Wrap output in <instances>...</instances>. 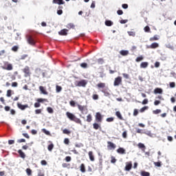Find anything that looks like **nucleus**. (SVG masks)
<instances>
[{"mask_svg":"<svg viewBox=\"0 0 176 176\" xmlns=\"http://www.w3.org/2000/svg\"><path fill=\"white\" fill-rule=\"evenodd\" d=\"M66 116H67L68 119L69 120H72V122H75V123H78V124H82V120H80L79 118H78L75 115L72 114V113L67 112Z\"/></svg>","mask_w":176,"mask_h":176,"instance_id":"1","label":"nucleus"},{"mask_svg":"<svg viewBox=\"0 0 176 176\" xmlns=\"http://www.w3.org/2000/svg\"><path fill=\"white\" fill-rule=\"evenodd\" d=\"M26 40L28 43H29V45H31V46H35L36 43V41H35V38H34V36L31 35H27Z\"/></svg>","mask_w":176,"mask_h":176,"instance_id":"2","label":"nucleus"},{"mask_svg":"<svg viewBox=\"0 0 176 176\" xmlns=\"http://www.w3.org/2000/svg\"><path fill=\"white\" fill-rule=\"evenodd\" d=\"M77 107L81 113H82V115H87L89 110L87 109V106H82L80 104H78Z\"/></svg>","mask_w":176,"mask_h":176,"instance_id":"3","label":"nucleus"},{"mask_svg":"<svg viewBox=\"0 0 176 176\" xmlns=\"http://www.w3.org/2000/svg\"><path fill=\"white\" fill-rule=\"evenodd\" d=\"M103 116L100 112H97L95 115V120L97 123H102Z\"/></svg>","mask_w":176,"mask_h":176,"instance_id":"4","label":"nucleus"},{"mask_svg":"<svg viewBox=\"0 0 176 176\" xmlns=\"http://www.w3.org/2000/svg\"><path fill=\"white\" fill-rule=\"evenodd\" d=\"M23 72L25 74V78L31 76V71L30 70V67L25 66V68L23 69Z\"/></svg>","mask_w":176,"mask_h":176,"instance_id":"5","label":"nucleus"},{"mask_svg":"<svg viewBox=\"0 0 176 176\" xmlns=\"http://www.w3.org/2000/svg\"><path fill=\"white\" fill-rule=\"evenodd\" d=\"M2 69H6V71H12V69H13V65L8 62H6L4 65L2 66Z\"/></svg>","mask_w":176,"mask_h":176,"instance_id":"6","label":"nucleus"},{"mask_svg":"<svg viewBox=\"0 0 176 176\" xmlns=\"http://www.w3.org/2000/svg\"><path fill=\"white\" fill-rule=\"evenodd\" d=\"M120 85H122V77L118 76L115 78L113 86H120Z\"/></svg>","mask_w":176,"mask_h":176,"instance_id":"7","label":"nucleus"},{"mask_svg":"<svg viewBox=\"0 0 176 176\" xmlns=\"http://www.w3.org/2000/svg\"><path fill=\"white\" fill-rule=\"evenodd\" d=\"M107 148L109 151H112V149H116V144H113L112 142H107Z\"/></svg>","mask_w":176,"mask_h":176,"instance_id":"8","label":"nucleus"},{"mask_svg":"<svg viewBox=\"0 0 176 176\" xmlns=\"http://www.w3.org/2000/svg\"><path fill=\"white\" fill-rule=\"evenodd\" d=\"M133 168V163L131 162H126L124 168L125 171H130Z\"/></svg>","mask_w":176,"mask_h":176,"instance_id":"9","label":"nucleus"},{"mask_svg":"<svg viewBox=\"0 0 176 176\" xmlns=\"http://www.w3.org/2000/svg\"><path fill=\"white\" fill-rule=\"evenodd\" d=\"M17 107L21 111H24L25 109H27V108H29L28 104H22L21 103H17Z\"/></svg>","mask_w":176,"mask_h":176,"instance_id":"10","label":"nucleus"},{"mask_svg":"<svg viewBox=\"0 0 176 176\" xmlns=\"http://www.w3.org/2000/svg\"><path fill=\"white\" fill-rule=\"evenodd\" d=\"M159 47V43H153L150 45H147V49H157Z\"/></svg>","mask_w":176,"mask_h":176,"instance_id":"11","label":"nucleus"},{"mask_svg":"<svg viewBox=\"0 0 176 176\" xmlns=\"http://www.w3.org/2000/svg\"><path fill=\"white\" fill-rule=\"evenodd\" d=\"M58 34L60 36H67L68 35V30L63 29L58 32Z\"/></svg>","mask_w":176,"mask_h":176,"instance_id":"12","label":"nucleus"},{"mask_svg":"<svg viewBox=\"0 0 176 176\" xmlns=\"http://www.w3.org/2000/svg\"><path fill=\"white\" fill-rule=\"evenodd\" d=\"M101 91L104 94L106 97H108V96H111V91L109 89H104L101 90Z\"/></svg>","mask_w":176,"mask_h":176,"instance_id":"13","label":"nucleus"},{"mask_svg":"<svg viewBox=\"0 0 176 176\" xmlns=\"http://www.w3.org/2000/svg\"><path fill=\"white\" fill-rule=\"evenodd\" d=\"M160 39V36L155 34L153 37L149 38L150 42H154V41H159Z\"/></svg>","mask_w":176,"mask_h":176,"instance_id":"14","label":"nucleus"},{"mask_svg":"<svg viewBox=\"0 0 176 176\" xmlns=\"http://www.w3.org/2000/svg\"><path fill=\"white\" fill-rule=\"evenodd\" d=\"M93 128L94 129V130H98V129H101V123H100V122L94 123Z\"/></svg>","mask_w":176,"mask_h":176,"instance_id":"15","label":"nucleus"},{"mask_svg":"<svg viewBox=\"0 0 176 176\" xmlns=\"http://www.w3.org/2000/svg\"><path fill=\"white\" fill-rule=\"evenodd\" d=\"M117 152L120 155H126V150L122 147H120L118 149H117Z\"/></svg>","mask_w":176,"mask_h":176,"instance_id":"16","label":"nucleus"},{"mask_svg":"<svg viewBox=\"0 0 176 176\" xmlns=\"http://www.w3.org/2000/svg\"><path fill=\"white\" fill-rule=\"evenodd\" d=\"M154 94H163V89L162 88H155L154 89Z\"/></svg>","mask_w":176,"mask_h":176,"instance_id":"17","label":"nucleus"},{"mask_svg":"<svg viewBox=\"0 0 176 176\" xmlns=\"http://www.w3.org/2000/svg\"><path fill=\"white\" fill-rule=\"evenodd\" d=\"M39 90H40V91H41L42 94H45V96H47L48 93H47V91H46V89H45L44 87L40 86L39 87Z\"/></svg>","mask_w":176,"mask_h":176,"instance_id":"18","label":"nucleus"},{"mask_svg":"<svg viewBox=\"0 0 176 176\" xmlns=\"http://www.w3.org/2000/svg\"><path fill=\"white\" fill-rule=\"evenodd\" d=\"M138 148H140V149H142V152H145V149H146V147L145 146L144 144L142 143H139L138 144Z\"/></svg>","mask_w":176,"mask_h":176,"instance_id":"19","label":"nucleus"},{"mask_svg":"<svg viewBox=\"0 0 176 176\" xmlns=\"http://www.w3.org/2000/svg\"><path fill=\"white\" fill-rule=\"evenodd\" d=\"M86 85H87V83L86 82V81L85 80H82L78 82V86H79V87H85L86 86Z\"/></svg>","mask_w":176,"mask_h":176,"instance_id":"20","label":"nucleus"},{"mask_svg":"<svg viewBox=\"0 0 176 176\" xmlns=\"http://www.w3.org/2000/svg\"><path fill=\"white\" fill-rule=\"evenodd\" d=\"M88 155H89V160H91V162H94V155L93 154V151H89L88 153Z\"/></svg>","mask_w":176,"mask_h":176,"instance_id":"21","label":"nucleus"},{"mask_svg":"<svg viewBox=\"0 0 176 176\" xmlns=\"http://www.w3.org/2000/svg\"><path fill=\"white\" fill-rule=\"evenodd\" d=\"M18 153L20 157H21L22 159H25V153H24L22 150H19Z\"/></svg>","mask_w":176,"mask_h":176,"instance_id":"22","label":"nucleus"},{"mask_svg":"<svg viewBox=\"0 0 176 176\" xmlns=\"http://www.w3.org/2000/svg\"><path fill=\"white\" fill-rule=\"evenodd\" d=\"M116 116H117V118H118L120 120H124L123 116H122V113H120V111H116Z\"/></svg>","mask_w":176,"mask_h":176,"instance_id":"23","label":"nucleus"},{"mask_svg":"<svg viewBox=\"0 0 176 176\" xmlns=\"http://www.w3.org/2000/svg\"><path fill=\"white\" fill-rule=\"evenodd\" d=\"M80 170L81 171V173H86V166H85V164H80Z\"/></svg>","mask_w":176,"mask_h":176,"instance_id":"24","label":"nucleus"},{"mask_svg":"<svg viewBox=\"0 0 176 176\" xmlns=\"http://www.w3.org/2000/svg\"><path fill=\"white\" fill-rule=\"evenodd\" d=\"M53 3H57L58 5H64V1H63V0H53Z\"/></svg>","mask_w":176,"mask_h":176,"instance_id":"25","label":"nucleus"},{"mask_svg":"<svg viewBox=\"0 0 176 176\" xmlns=\"http://www.w3.org/2000/svg\"><path fill=\"white\" fill-rule=\"evenodd\" d=\"M120 54H121V56H128L129 51L128 50H121L120 52Z\"/></svg>","mask_w":176,"mask_h":176,"instance_id":"26","label":"nucleus"},{"mask_svg":"<svg viewBox=\"0 0 176 176\" xmlns=\"http://www.w3.org/2000/svg\"><path fill=\"white\" fill-rule=\"evenodd\" d=\"M148 65V62H143L140 64V68H146Z\"/></svg>","mask_w":176,"mask_h":176,"instance_id":"27","label":"nucleus"},{"mask_svg":"<svg viewBox=\"0 0 176 176\" xmlns=\"http://www.w3.org/2000/svg\"><path fill=\"white\" fill-rule=\"evenodd\" d=\"M105 25H107V27H111V25H113V22H112L111 21H105Z\"/></svg>","mask_w":176,"mask_h":176,"instance_id":"28","label":"nucleus"},{"mask_svg":"<svg viewBox=\"0 0 176 176\" xmlns=\"http://www.w3.org/2000/svg\"><path fill=\"white\" fill-rule=\"evenodd\" d=\"M97 87H98V89H104V87H105V83L100 82L97 85Z\"/></svg>","mask_w":176,"mask_h":176,"instance_id":"29","label":"nucleus"},{"mask_svg":"<svg viewBox=\"0 0 176 176\" xmlns=\"http://www.w3.org/2000/svg\"><path fill=\"white\" fill-rule=\"evenodd\" d=\"M54 148V144L53 143H51L50 145L47 146V149L50 152H52L53 151V148Z\"/></svg>","mask_w":176,"mask_h":176,"instance_id":"30","label":"nucleus"},{"mask_svg":"<svg viewBox=\"0 0 176 176\" xmlns=\"http://www.w3.org/2000/svg\"><path fill=\"white\" fill-rule=\"evenodd\" d=\"M67 28H68V30H71L72 28L74 30V28H75V25H74V23H69L66 25Z\"/></svg>","mask_w":176,"mask_h":176,"instance_id":"31","label":"nucleus"},{"mask_svg":"<svg viewBox=\"0 0 176 176\" xmlns=\"http://www.w3.org/2000/svg\"><path fill=\"white\" fill-rule=\"evenodd\" d=\"M91 120H93V117L91 116V114H89L88 116H87V122H88V123H90Z\"/></svg>","mask_w":176,"mask_h":176,"instance_id":"32","label":"nucleus"},{"mask_svg":"<svg viewBox=\"0 0 176 176\" xmlns=\"http://www.w3.org/2000/svg\"><path fill=\"white\" fill-rule=\"evenodd\" d=\"M41 131H43L46 135H52V134H50V131L46 130V129H43Z\"/></svg>","mask_w":176,"mask_h":176,"instance_id":"33","label":"nucleus"},{"mask_svg":"<svg viewBox=\"0 0 176 176\" xmlns=\"http://www.w3.org/2000/svg\"><path fill=\"white\" fill-rule=\"evenodd\" d=\"M141 175L142 176H151V173H149V172H146V171H142Z\"/></svg>","mask_w":176,"mask_h":176,"instance_id":"34","label":"nucleus"},{"mask_svg":"<svg viewBox=\"0 0 176 176\" xmlns=\"http://www.w3.org/2000/svg\"><path fill=\"white\" fill-rule=\"evenodd\" d=\"M37 176H45V172L42 171L41 169H38Z\"/></svg>","mask_w":176,"mask_h":176,"instance_id":"35","label":"nucleus"},{"mask_svg":"<svg viewBox=\"0 0 176 176\" xmlns=\"http://www.w3.org/2000/svg\"><path fill=\"white\" fill-rule=\"evenodd\" d=\"M142 60H144V56H140L136 58L135 61L136 63H140V61H142Z\"/></svg>","mask_w":176,"mask_h":176,"instance_id":"36","label":"nucleus"},{"mask_svg":"<svg viewBox=\"0 0 176 176\" xmlns=\"http://www.w3.org/2000/svg\"><path fill=\"white\" fill-rule=\"evenodd\" d=\"M127 33L129 36H135V32L134 31H129Z\"/></svg>","mask_w":176,"mask_h":176,"instance_id":"37","label":"nucleus"},{"mask_svg":"<svg viewBox=\"0 0 176 176\" xmlns=\"http://www.w3.org/2000/svg\"><path fill=\"white\" fill-rule=\"evenodd\" d=\"M37 102H47V99L38 98L37 99Z\"/></svg>","mask_w":176,"mask_h":176,"instance_id":"38","label":"nucleus"},{"mask_svg":"<svg viewBox=\"0 0 176 176\" xmlns=\"http://www.w3.org/2000/svg\"><path fill=\"white\" fill-rule=\"evenodd\" d=\"M149 107L148 106H144L142 108L140 109V112L142 113V112H145L146 109H148Z\"/></svg>","mask_w":176,"mask_h":176,"instance_id":"39","label":"nucleus"},{"mask_svg":"<svg viewBox=\"0 0 176 176\" xmlns=\"http://www.w3.org/2000/svg\"><path fill=\"white\" fill-rule=\"evenodd\" d=\"M63 134H67V135H69V134H71V131L67 129H65L63 131Z\"/></svg>","mask_w":176,"mask_h":176,"instance_id":"40","label":"nucleus"},{"mask_svg":"<svg viewBox=\"0 0 176 176\" xmlns=\"http://www.w3.org/2000/svg\"><path fill=\"white\" fill-rule=\"evenodd\" d=\"M144 30L145 32H151V28H149V26H146L144 28Z\"/></svg>","mask_w":176,"mask_h":176,"instance_id":"41","label":"nucleus"},{"mask_svg":"<svg viewBox=\"0 0 176 176\" xmlns=\"http://www.w3.org/2000/svg\"><path fill=\"white\" fill-rule=\"evenodd\" d=\"M113 120H115V118L113 117L107 118L106 119V121H107L109 123H110L111 122H113Z\"/></svg>","mask_w":176,"mask_h":176,"instance_id":"42","label":"nucleus"},{"mask_svg":"<svg viewBox=\"0 0 176 176\" xmlns=\"http://www.w3.org/2000/svg\"><path fill=\"white\" fill-rule=\"evenodd\" d=\"M61 90H63V87H61V86H56V93H60V91H61Z\"/></svg>","mask_w":176,"mask_h":176,"instance_id":"43","label":"nucleus"},{"mask_svg":"<svg viewBox=\"0 0 176 176\" xmlns=\"http://www.w3.org/2000/svg\"><path fill=\"white\" fill-rule=\"evenodd\" d=\"M26 173L28 175H32V170L30 168H27L26 169Z\"/></svg>","mask_w":176,"mask_h":176,"instance_id":"44","label":"nucleus"},{"mask_svg":"<svg viewBox=\"0 0 176 176\" xmlns=\"http://www.w3.org/2000/svg\"><path fill=\"white\" fill-rule=\"evenodd\" d=\"M154 165L156 166V167H162V162H154Z\"/></svg>","mask_w":176,"mask_h":176,"instance_id":"45","label":"nucleus"},{"mask_svg":"<svg viewBox=\"0 0 176 176\" xmlns=\"http://www.w3.org/2000/svg\"><path fill=\"white\" fill-rule=\"evenodd\" d=\"M162 112V110L160 109H156V110H154L153 111V113H154V115H157L158 113H160Z\"/></svg>","mask_w":176,"mask_h":176,"instance_id":"46","label":"nucleus"},{"mask_svg":"<svg viewBox=\"0 0 176 176\" xmlns=\"http://www.w3.org/2000/svg\"><path fill=\"white\" fill-rule=\"evenodd\" d=\"M7 97H12V90L8 89L7 91V94H6Z\"/></svg>","mask_w":176,"mask_h":176,"instance_id":"47","label":"nucleus"},{"mask_svg":"<svg viewBox=\"0 0 176 176\" xmlns=\"http://www.w3.org/2000/svg\"><path fill=\"white\" fill-rule=\"evenodd\" d=\"M47 111L49 113H53L54 112L53 109L52 107H47Z\"/></svg>","mask_w":176,"mask_h":176,"instance_id":"48","label":"nucleus"},{"mask_svg":"<svg viewBox=\"0 0 176 176\" xmlns=\"http://www.w3.org/2000/svg\"><path fill=\"white\" fill-rule=\"evenodd\" d=\"M12 52H17V50H19V47L15 45L12 47Z\"/></svg>","mask_w":176,"mask_h":176,"instance_id":"49","label":"nucleus"},{"mask_svg":"<svg viewBox=\"0 0 176 176\" xmlns=\"http://www.w3.org/2000/svg\"><path fill=\"white\" fill-rule=\"evenodd\" d=\"M35 113H36V115H39V113H42V109H36V110H35Z\"/></svg>","mask_w":176,"mask_h":176,"instance_id":"50","label":"nucleus"},{"mask_svg":"<svg viewBox=\"0 0 176 176\" xmlns=\"http://www.w3.org/2000/svg\"><path fill=\"white\" fill-rule=\"evenodd\" d=\"M80 67H81L82 68H87V63H82L80 64Z\"/></svg>","mask_w":176,"mask_h":176,"instance_id":"51","label":"nucleus"},{"mask_svg":"<svg viewBox=\"0 0 176 176\" xmlns=\"http://www.w3.org/2000/svg\"><path fill=\"white\" fill-rule=\"evenodd\" d=\"M98 63L100 64V65L104 64V59H102V58L98 59Z\"/></svg>","mask_w":176,"mask_h":176,"instance_id":"52","label":"nucleus"},{"mask_svg":"<svg viewBox=\"0 0 176 176\" xmlns=\"http://www.w3.org/2000/svg\"><path fill=\"white\" fill-rule=\"evenodd\" d=\"M64 144H65L66 145H69V139H68V138H65V140H64Z\"/></svg>","mask_w":176,"mask_h":176,"instance_id":"53","label":"nucleus"},{"mask_svg":"<svg viewBox=\"0 0 176 176\" xmlns=\"http://www.w3.org/2000/svg\"><path fill=\"white\" fill-rule=\"evenodd\" d=\"M65 162H71V160H72L70 156L65 157Z\"/></svg>","mask_w":176,"mask_h":176,"instance_id":"54","label":"nucleus"},{"mask_svg":"<svg viewBox=\"0 0 176 176\" xmlns=\"http://www.w3.org/2000/svg\"><path fill=\"white\" fill-rule=\"evenodd\" d=\"M41 107V103L39 102L34 103V108H39Z\"/></svg>","mask_w":176,"mask_h":176,"instance_id":"55","label":"nucleus"},{"mask_svg":"<svg viewBox=\"0 0 176 176\" xmlns=\"http://www.w3.org/2000/svg\"><path fill=\"white\" fill-rule=\"evenodd\" d=\"M122 76L125 79H129V78H130V76L126 73L122 74Z\"/></svg>","mask_w":176,"mask_h":176,"instance_id":"56","label":"nucleus"},{"mask_svg":"<svg viewBox=\"0 0 176 176\" xmlns=\"http://www.w3.org/2000/svg\"><path fill=\"white\" fill-rule=\"evenodd\" d=\"M127 21H129V20L127 19H122L120 23V24H126V23H127Z\"/></svg>","mask_w":176,"mask_h":176,"instance_id":"57","label":"nucleus"},{"mask_svg":"<svg viewBox=\"0 0 176 176\" xmlns=\"http://www.w3.org/2000/svg\"><path fill=\"white\" fill-rule=\"evenodd\" d=\"M138 115V109H135L133 111V116H137Z\"/></svg>","mask_w":176,"mask_h":176,"instance_id":"58","label":"nucleus"},{"mask_svg":"<svg viewBox=\"0 0 176 176\" xmlns=\"http://www.w3.org/2000/svg\"><path fill=\"white\" fill-rule=\"evenodd\" d=\"M117 14L119 15V16H122V14H123V10H118L117 11Z\"/></svg>","mask_w":176,"mask_h":176,"instance_id":"59","label":"nucleus"},{"mask_svg":"<svg viewBox=\"0 0 176 176\" xmlns=\"http://www.w3.org/2000/svg\"><path fill=\"white\" fill-rule=\"evenodd\" d=\"M92 98H93V100H98V95H97V94H94V95L92 96Z\"/></svg>","mask_w":176,"mask_h":176,"instance_id":"60","label":"nucleus"},{"mask_svg":"<svg viewBox=\"0 0 176 176\" xmlns=\"http://www.w3.org/2000/svg\"><path fill=\"white\" fill-rule=\"evenodd\" d=\"M142 104L143 105H146V104H148V99H144L142 102Z\"/></svg>","mask_w":176,"mask_h":176,"instance_id":"61","label":"nucleus"},{"mask_svg":"<svg viewBox=\"0 0 176 176\" xmlns=\"http://www.w3.org/2000/svg\"><path fill=\"white\" fill-rule=\"evenodd\" d=\"M75 101H74V100H71L70 102H69V104L71 105V107H75Z\"/></svg>","mask_w":176,"mask_h":176,"instance_id":"62","label":"nucleus"},{"mask_svg":"<svg viewBox=\"0 0 176 176\" xmlns=\"http://www.w3.org/2000/svg\"><path fill=\"white\" fill-rule=\"evenodd\" d=\"M160 103H161L160 100H155L154 101V105H155V106L159 105V104H160Z\"/></svg>","mask_w":176,"mask_h":176,"instance_id":"63","label":"nucleus"},{"mask_svg":"<svg viewBox=\"0 0 176 176\" xmlns=\"http://www.w3.org/2000/svg\"><path fill=\"white\" fill-rule=\"evenodd\" d=\"M170 87L171 88L175 87V82H170Z\"/></svg>","mask_w":176,"mask_h":176,"instance_id":"64","label":"nucleus"}]
</instances>
